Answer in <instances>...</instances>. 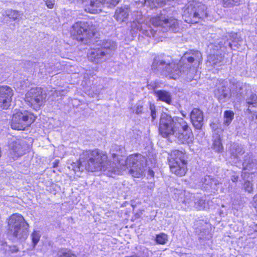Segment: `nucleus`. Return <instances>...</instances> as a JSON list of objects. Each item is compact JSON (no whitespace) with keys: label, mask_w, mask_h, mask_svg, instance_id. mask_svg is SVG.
<instances>
[{"label":"nucleus","mask_w":257,"mask_h":257,"mask_svg":"<svg viewBox=\"0 0 257 257\" xmlns=\"http://www.w3.org/2000/svg\"><path fill=\"white\" fill-rule=\"evenodd\" d=\"M210 46H211V48H213V47L212 46V44H211V45H210Z\"/></svg>","instance_id":"obj_45"},{"label":"nucleus","mask_w":257,"mask_h":257,"mask_svg":"<svg viewBox=\"0 0 257 257\" xmlns=\"http://www.w3.org/2000/svg\"><path fill=\"white\" fill-rule=\"evenodd\" d=\"M238 179V176H235V175H233L232 177H231V180L233 181V182H235L237 181Z\"/></svg>","instance_id":"obj_39"},{"label":"nucleus","mask_w":257,"mask_h":257,"mask_svg":"<svg viewBox=\"0 0 257 257\" xmlns=\"http://www.w3.org/2000/svg\"><path fill=\"white\" fill-rule=\"evenodd\" d=\"M252 205L257 212V194L252 198Z\"/></svg>","instance_id":"obj_36"},{"label":"nucleus","mask_w":257,"mask_h":257,"mask_svg":"<svg viewBox=\"0 0 257 257\" xmlns=\"http://www.w3.org/2000/svg\"><path fill=\"white\" fill-rule=\"evenodd\" d=\"M240 100V98H239L238 99H237L236 100H237V101H239V100Z\"/></svg>","instance_id":"obj_44"},{"label":"nucleus","mask_w":257,"mask_h":257,"mask_svg":"<svg viewBox=\"0 0 257 257\" xmlns=\"http://www.w3.org/2000/svg\"><path fill=\"white\" fill-rule=\"evenodd\" d=\"M9 157L14 160L24 154V151L22 146L17 142L9 144Z\"/></svg>","instance_id":"obj_17"},{"label":"nucleus","mask_w":257,"mask_h":257,"mask_svg":"<svg viewBox=\"0 0 257 257\" xmlns=\"http://www.w3.org/2000/svg\"><path fill=\"white\" fill-rule=\"evenodd\" d=\"M137 16L131 24V30L134 32L139 31L144 35L149 37H154L156 32L161 29L163 32L171 30L176 32L178 30V22L173 18H166L163 15L160 16L151 18L149 22L143 23L141 21L142 14L137 12Z\"/></svg>","instance_id":"obj_4"},{"label":"nucleus","mask_w":257,"mask_h":257,"mask_svg":"<svg viewBox=\"0 0 257 257\" xmlns=\"http://www.w3.org/2000/svg\"><path fill=\"white\" fill-rule=\"evenodd\" d=\"M129 13L130 10L127 7L119 8L116 10L114 18L118 22H125L127 20Z\"/></svg>","instance_id":"obj_19"},{"label":"nucleus","mask_w":257,"mask_h":257,"mask_svg":"<svg viewBox=\"0 0 257 257\" xmlns=\"http://www.w3.org/2000/svg\"><path fill=\"white\" fill-rule=\"evenodd\" d=\"M237 85H238V86H240V84H237Z\"/></svg>","instance_id":"obj_46"},{"label":"nucleus","mask_w":257,"mask_h":257,"mask_svg":"<svg viewBox=\"0 0 257 257\" xmlns=\"http://www.w3.org/2000/svg\"><path fill=\"white\" fill-rule=\"evenodd\" d=\"M45 99V95L43 94L42 90L40 87L31 89L25 96V101L35 110L40 108Z\"/></svg>","instance_id":"obj_12"},{"label":"nucleus","mask_w":257,"mask_h":257,"mask_svg":"<svg viewBox=\"0 0 257 257\" xmlns=\"http://www.w3.org/2000/svg\"><path fill=\"white\" fill-rule=\"evenodd\" d=\"M206 10V6L201 3L195 1L190 2L184 8L183 19L189 24L197 23L207 16Z\"/></svg>","instance_id":"obj_7"},{"label":"nucleus","mask_w":257,"mask_h":257,"mask_svg":"<svg viewBox=\"0 0 257 257\" xmlns=\"http://www.w3.org/2000/svg\"><path fill=\"white\" fill-rule=\"evenodd\" d=\"M1 155H2V151H1V148H0V157H1Z\"/></svg>","instance_id":"obj_42"},{"label":"nucleus","mask_w":257,"mask_h":257,"mask_svg":"<svg viewBox=\"0 0 257 257\" xmlns=\"http://www.w3.org/2000/svg\"><path fill=\"white\" fill-rule=\"evenodd\" d=\"M243 148L242 146L237 144L234 143L231 145L230 154L231 159H233L232 161L234 163H236L237 160L240 158L244 153Z\"/></svg>","instance_id":"obj_20"},{"label":"nucleus","mask_w":257,"mask_h":257,"mask_svg":"<svg viewBox=\"0 0 257 257\" xmlns=\"http://www.w3.org/2000/svg\"><path fill=\"white\" fill-rule=\"evenodd\" d=\"M190 119L194 126L200 129L203 125V116L202 112L198 108H195L190 113Z\"/></svg>","instance_id":"obj_16"},{"label":"nucleus","mask_w":257,"mask_h":257,"mask_svg":"<svg viewBox=\"0 0 257 257\" xmlns=\"http://www.w3.org/2000/svg\"><path fill=\"white\" fill-rule=\"evenodd\" d=\"M63 91H64L63 90H62V91H58V90H55V92L56 94L57 95V96H58V94L61 95V93H62V92H63Z\"/></svg>","instance_id":"obj_40"},{"label":"nucleus","mask_w":257,"mask_h":257,"mask_svg":"<svg viewBox=\"0 0 257 257\" xmlns=\"http://www.w3.org/2000/svg\"><path fill=\"white\" fill-rule=\"evenodd\" d=\"M58 257H76L70 250H63L59 252Z\"/></svg>","instance_id":"obj_30"},{"label":"nucleus","mask_w":257,"mask_h":257,"mask_svg":"<svg viewBox=\"0 0 257 257\" xmlns=\"http://www.w3.org/2000/svg\"><path fill=\"white\" fill-rule=\"evenodd\" d=\"M223 124L225 126L229 125L234 117V112L232 110H227L224 112Z\"/></svg>","instance_id":"obj_25"},{"label":"nucleus","mask_w":257,"mask_h":257,"mask_svg":"<svg viewBox=\"0 0 257 257\" xmlns=\"http://www.w3.org/2000/svg\"><path fill=\"white\" fill-rule=\"evenodd\" d=\"M155 94L158 97V100L170 104L172 98L170 93L165 90H157L155 91Z\"/></svg>","instance_id":"obj_23"},{"label":"nucleus","mask_w":257,"mask_h":257,"mask_svg":"<svg viewBox=\"0 0 257 257\" xmlns=\"http://www.w3.org/2000/svg\"><path fill=\"white\" fill-rule=\"evenodd\" d=\"M226 84L227 81L225 80L222 81L215 90V95L219 101L221 103L226 102L229 100L232 102H234L236 100L232 96L230 90L226 87Z\"/></svg>","instance_id":"obj_13"},{"label":"nucleus","mask_w":257,"mask_h":257,"mask_svg":"<svg viewBox=\"0 0 257 257\" xmlns=\"http://www.w3.org/2000/svg\"><path fill=\"white\" fill-rule=\"evenodd\" d=\"M217 44L218 45H215L213 48V51H216L217 52L216 54H211L208 57L206 63L208 66H215L221 65V63L222 60V56L220 51H223L222 48L224 47H226V46H228L231 49L234 50H236V48H238V44H236V42L234 41L232 42V43L229 42H224L223 45L222 44L221 42H219Z\"/></svg>","instance_id":"obj_10"},{"label":"nucleus","mask_w":257,"mask_h":257,"mask_svg":"<svg viewBox=\"0 0 257 257\" xmlns=\"http://www.w3.org/2000/svg\"><path fill=\"white\" fill-rule=\"evenodd\" d=\"M252 185L249 181H246L244 184V189L248 192L252 191Z\"/></svg>","instance_id":"obj_32"},{"label":"nucleus","mask_w":257,"mask_h":257,"mask_svg":"<svg viewBox=\"0 0 257 257\" xmlns=\"http://www.w3.org/2000/svg\"><path fill=\"white\" fill-rule=\"evenodd\" d=\"M168 159L172 173L179 176H182L186 174V156L184 152L179 150H174L169 155Z\"/></svg>","instance_id":"obj_8"},{"label":"nucleus","mask_w":257,"mask_h":257,"mask_svg":"<svg viewBox=\"0 0 257 257\" xmlns=\"http://www.w3.org/2000/svg\"><path fill=\"white\" fill-rule=\"evenodd\" d=\"M225 7H231L239 4L240 0H222Z\"/></svg>","instance_id":"obj_29"},{"label":"nucleus","mask_w":257,"mask_h":257,"mask_svg":"<svg viewBox=\"0 0 257 257\" xmlns=\"http://www.w3.org/2000/svg\"><path fill=\"white\" fill-rule=\"evenodd\" d=\"M71 35L78 41L89 39L94 36V32L89 25L85 22H77L72 27Z\"/></svg>","instance_id":"obj_11"},{"label":"nucleus","mask_w":257,"mask_h":257,"mask_svg":"<svg viewBox=\"0 0 257 257\" xmlns=\"http://www.w3.org/2000/svg\"><path fill=\"white\" fill-rule=\"evenodd\" d=\"M150 108L151 111V115L153 119H155L156 117V113L155 110V106L154 104H150Z\"/></svg>","instance_id":"obj_34"},{"label":"nucleus","mask_w":257,"mask_h":257,"mask_svg":"<svg viewBox=\"0 0 257 257\" xmlns=\"http://www.w3.org/2000/svg\"><path fill=\"white\" fill-rule=\"evenodd\" d=\"M99 93H100V91L99 90V91L98 90H96V92H94V94L95 95H97V94H99Z\"/></svg>","instance_id":"obj_41"},{"label":"nucleus","mask_w":257,"mask_h":257,"mask_svg":"<svg viewBox=\"0 0 257 257\" xmlns=\"http://www.w3.org/2000/svg\"><path fill=\"white\" fill-rule=\"evenodd\" d=\"M182 115H183V116H185L184 113H182Z\"/></svg>","instance_id":"obj_43"},{"label":"nucleus","mask_w":257,"mask_h":257,"mask_svg":"<svg viewBox=\"0 0 257 257\" xmlns=\"http://www.w3.org/2000/svg\"><path fill=\"white\" fill-rule=\"evenodd\" d=\"M13 95V90L11 87L8 86H0V107L7 109L10 106Z\"/></svg>","instance_id":"obj_14"},{"label":"nucleus","mask_w":257,"mask_h":257,"mask_svg":"<svg viewBox=\"0 0 257 257\" xmlns=\"http://www.w3.org/2000/svg\"><path fill=\"white\" fill-rule=\"evenodd\" d=\"M195 204L198 209H204L206 207L205 200L202 198H199L197 201H195Z\"/></svg>","instance_id":"obj_31"},{"label":"nucleus","mask_w":257,"mask_h":257,"mask_svg":"<svg viewBox=\"0 0 257 257\" xmlns=\"http://www.w3.org/2000/svg\"><path fill=\"white\" fill-rule=\"evenodd\" d=\"M41 236V235L39 231L34 230L32 233L31 237L34 246H36L38 242L39 241Z\"/></svg>","instance_id":"obj_26"},{"label":"nucleus","mask_w":257,"mask_h":257,"mask_svg":"<svg viewBox=\"0 0 257 257\" xmlns=\"http://www.w3.org/2000/svg\"><path fill=\"white\" fill-rule=\"evenodd\" d=\"M119 0H110L109 1V6L108 7H114L118 3Z\"/></svg>","instance_id":"obj_37"},{"label":"nucleus","mask_w":257,"mask_h":257,"mask_svg":"<svg viewBox=\"0 0 257 257\" xmlns=\"http://www.w3.org/2000/svg\"><path fill=\"white\" fill-rule=\"evenodd\" d=\"M248 108L246 112L252 113V119H257V112L252 109L253 108H257V96L254 94H251L246 100Z\"/></svg>","instance_id":"obj_18"},{"label":"nucleus","mask_w":257,"mask_h":257,"mask_svg":"<svg viewBox=\"0 0 257 257\" xmlns=\"http://www.w3.org/2000/svg\"><path fill=\"white\" fill-rule=\"evenodd\" d=\"M5 15L9 18L13 19L14 21H19L21 16L23 15V13L17 10H13L9 9L5 11Z\"/></svg>","instance_id":"obj_24"},{"label":"nucleus","mask_w":257,"mask_h":257,"mask_svg":"<svg viewBox=\"0 0 257 257\" xmlns=\"http://www.w3.org/2000/svg\"><path fill=\"white\" fill-rule=\"evenodd\" d=\"M49 9H52L55 5V0H44Z\"/></svg>","instance_id":"obj_33"},{"label":"nucleus","mask_w":257,"mask_h":257,"mask_svg":"<svg viewBox=\"0 0 257 257\" xmlns=\"http://www.w3.org/2000/svg\"><path fill=\"white\" fill-rule=\"evenodd\" d=\"M202 187L205 189H213L217 190L219 182L210 176H206L202 179Z\"/></svg>","instance_id":"obj_22"},{"label":"nucleus","mask_w":257,"mask_h":257,"mask_svg":"<svg viewBox=\"0 0 257 257\" xmlns=\"http://www.w3.org/2000/svg\"><path fill=\"white\" fill-rule=\"evenodd\" d=\"M250 165H249V166L245 165V163H243V166L244 170V175H245L246 173L249 174V173L246 171L249 170V168H250Z\"/></svg>","instance_id":"obj_38"},{"label":"nucleus","mask_w":257,"mask_h":257,"mask_svg":"<svg viewBox=\"0 0 257 257\" xmlns=\"http://www.w3.org/2000/svg\"><path fill=\"white\" fill-rule=\"evenodd\" d=\"M35 117L31 112L23 109H15L11 121L14 130H23L34 122Z\"/></svg>","instance_id":"obj_9"},{"label":"nucleus","mask_w":257,"mask_h":257,"mask_svg":"<svg viewBox=\"0 0 257 257\" xmlns=\"http://www.w3.org/2000/svg\"><path fill=\"white\" fill-rule=\"evenodd\" d=\"M9 233L15 240L19 241L25 240L28 236L29 224L23 216L19 214H14L8 219Z\"/></svg>","instance_id":"obj_5"},{"label":"nucleus","mask_w":257,"mask_h":257,"mask_svg":"<svg viewBox=\"0 0 257 257\" xmlns=\"http://www.w3.org/2000/svg\"><path fill=\"white\" fill-rule=\"evenodd\" d=\"M156 240L159 244H164L168 240L167 235L163 233H160L156 236Z\"/></svg>","instance_id":"obj_27"},{"label":"nucleus","mask_w":257,"mask_h":257,"mask_svg":"<svg viewBox=\"0 0 257 257\" xmlns=\"http://www.w3.org/2000/svg\"><path fill=\"white\" fill-rule=\"evenodd\" d=\"M103 1L104 0H91L90 5L85 8V11L92 14L101 12Z\"/></svg>","instance_id":"obj_21"},{"label":"nucleus","mask_w":257,"mask_h":257,"mask_svg":"<svg viewBox=\"0 0 257 257\" xmlns=\"http://www.w3.org/2000/svg\"><path fill=\"white\" fill-rule=\"evenodd\" d=\"M174 198L179 203H182L185 206L191 205L194 197L192 194L182 190L175 189L174 190Z\"/></svg>","instance_id":"obj_15"},{"label":"nucleus","mask_w":257,"mask_h":257,"mask_svg":"<svg viewBox=\"0 0 257 257\" xmlns=\"http://www.w3.org/2000/svg\"><path fill=\"white\" fill-rule=\"evenodd\" d=\"M202 61V55L197 50L186 52L181 57L179 63L167 62L163 60L155 58L153 63L154 69L160 71L163 75L176 79L181 76H187V78L193 77L197 67Z\"/></svg>","instance_id":"obj_2"},{"label":"nucleus","mask_w":257,"mask_h":257,"mask_svg":"<svg viewBox=\"0 0 257 257\" xmlns=\"http://www.w3.org/2000/svg\"><path fill=\"white\" fill-rule=\"evenodd\" d=\"M116 48V44L113 41H97L96 44L88 52V59L97 63L102 62L110 57Z\"/></svg>","instance_id":"obj_6"},{"label":"nucleus","mask_w":257,"mask_h":257,"mask_svg":"<svg viewBox=\"0 0 257 257\" xmlns=\"http://www.w3.org/2000/svg\"><path fill=\"white\" fill-rule=\"evenodd\" d=\"M118 153H112L113 162L107 161L106 154L97 149L84 152L80 158L79 165L84 167L90 172L108 171L107 174L113 177L112 174H119L121 170L130 168L129 173L134 177L139 178L143 176L146 167V159L140 154L132 155L126 159L121 156L118 158Z\"/></svg>","instance_id":"obj_1"},{"label":"nucleus","mask_w":257,"mask_h":257,"mask_svg":"<svg viewBox=\"0 0 257 257\" xmlns=\"http://www.w3.org/2000/svg\"><path fill=\"white\" fill-rule=\"evenodd\" d=\"M159 132L165 138L172 135L174 136L181 144H189L193 141L191 129L181 117H172L166 113L162 114L160 120Z\"/></svg>","instance_id":"obj_3"},{"label":"nucleus","mask_w":257,"mask_h":257,"mask_svg":"<svg viewBox=\"0 0 257 257\" xmlns=\"http://www.w3.org/2000/svg\"><path fill=\"white\" fill-rule=\"evenodd\" d=\"M213 149L217 152H220L223 149V147L220 141V139L219 137H217L215 140L213 141Z\"/></svg>","instance_id":"obj_28"},{"label":"nucleus","mask_w":257,"mask_h":257,"mask_svg":"<svg viewBox=\"0 0 257 257\" xmlns=\"http://www.w3.org/2000/svg\"><path fill=\"white\" fill-rule=\"evenodd\" d=\"M134 110L138 114L141 113L143 110V105L140 103H138Z\"/></svg>","instance_id":"obj_35"}]
</instances>
